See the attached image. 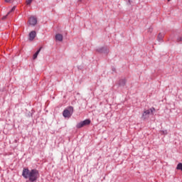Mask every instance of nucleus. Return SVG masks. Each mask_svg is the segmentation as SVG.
I'll list each match as a JSON object with an SVG mask.
<instances>
[{"label": "nucleus", "instance_id": "f257e3e1", "mask_svg": "<svg viewBox=\"0 0 182 182\" xmlns=\"http://www.w3.org/2000/svg\"><path fill=\"white\" fill-rule=\"evenodd\" d=\"M22 176L24 178L28 179L29 181L34 182L39 178V171L37 169L29 170L28 168H24Z\"/></svg>", "mask_w": 182, "mask_h": 182}, {"label": "nucleus", "instance_id": "f03ea898", "mask_svg": "<svg viewBox=\"0 0 182 182\" xmlns=\"http://www.w3.org/2000/svg\"><path fill=\"white\" fill-rule=\"evenodd\" d=\"M73 107L70 106L68 107V109H64L63 112V117H67L68 119L72 117V114H73Z\"/></svg>", "mask_w": 182, "mask_h": 182}, {"label": "nucleus", "instance_id": "7ed1b4c3", "mask_svg": "<svg viewBox=\"0 0 182 182\" xmlns=\"http://www.w3.org/2000/svg\"><path fill=\"white\" fill-rule=\"evenodd\" d=\"M153 112H156V108L153 107L149 109H145L141 116L142 120H146V119H149L150 113L153 114Z\"/></svg>", "mask_w": 182, "mask_h": 182}, {"label": "nucleus", "instance_id": "20e7f679", "mask_svg": "<svg viewBox=\"0 0 182 182\" xmlns=\"http://www.w3.org/2000/svg\"><path fill=\"white\" fill-rule=\"evenodd\" d=\"M90 123H91L90 119H87L77 124L76 127L77 129H82V127H85V126H89Z\"/></svg>", "mask_w": 182, "mask_h": 182}, {"label": "nucleus", "instance_id": "39448f33", "mask_svg": "<svg viewBox=\"0 0 182 182\" xmlns=\"http://www.w3.org/2000/svg\"><path fill=\"white\" fill-rule=\"evenodd\" d=\"M29 24L31 25V26H35L38 23V19L36 17H30L28 20Z\"/></svg>", "mask_w": 182, "mask_h": 182}, {"label": "nucleus", "instance_id": "423d86ee", "mask_svg": "<svg viewBox=\"0 0 182 182\" xmlns=\"http://www.w3.org/2000/svg\"><path fill=\"white\" fill-rule=\"evenodd\" d=\"M97 52H99V53H109V49H107V48L101 47L97 49Z\"/></svg>", "mask_w": 182, "mask_h": 182}, {"label": "nucleus", "instance_id": "0eeeda50", "mask_svg": "<svg viewBox=\"0 0 182 182\" xmlns=\"http://www.w3.org/2000/svg\"><path fill=\"white\" fill-rule=\"evenodd\" d=\"M29 36V41H33L35 38H36V31H31L30 33L28 34Z\"/></svg>", "mask_w": 182, "mask_h": 182}, {"label": "nucleus", "instance_id": "6e6552de", "mask_svg": "<svg viewBox=\"0 0 182 182\" xmlns=\"http://www.w3.org/2000/svg\"><path fill=\"white\" fill-rule=\"evenodd\" d=\"M55 39L59 42H62V41H63V36L58 33L55 36Z\"/></svg>", "mask_w": 182, "mask_h": 182}, {"label": "nucleus", "instance_id": "1a4fd4ad", "mask_svg": "<svg viewBox=\"0 0 182 182\" xmlns=\"http://www.w3.org/2000/svg\"><path fill=\"white\" fill-rule=\"evenodd\" d=\"M126 82L127 80H125V78L119 80V86H125Z\"/></svg>", "mask_w": 182, "mask_h": 182}, {"label": "nucleus", "instance_id": "9d476101", "mask_svg": "<svg viewBox=\"0 0 182 182\" xmlns=\"http://www.w3.org/2000/svg\"><path fill=\"white\" fill-rule=\"evenodd\" d=\"M163 38H164V34L159 33L157 37L159 42H163Z\"/></svg>", "mask_w": 182, "mask_h": 182}, {"label": "nucleus", "instance_id": "9b49d317", "mask_svg": "<svg viewBox=\"0 0 182 182\" xmlns=\"http://www.w3.org/2000/svg\"><path fill=\"white\" fill-rule=\"evenodd\" d=\"M41 48H39L36 52V53L33 54V59L35 60L36 59V58H38V55H39V53L41 52Z\"/></svg>", "mask_w": 182, "mask_h": 182}, {"label": "nucleus", "instance_id": "f8f14e48", "mask_svg": "<svg viewBox=\"0 0 182 182\" xmlns=\"http://www.w3.org/2000/svg\"><path fill=\"white\" fill-rule=\"evenodd\" d=\"M176 168H177V170H181V171H182V164H181V163H179V164L177 165Z\"/></svg>", "mask_w": 182, "mask_h": 182}, {"label": "nucleus", "instance_id": "ddd939ff", "mask_svg": "<svg viewBox=\"0 0 182 182\" xmlns=\"http://www.w3.org/2000/svg\"><path fill=\"white\" fill-rule=\"evenodd\" d=\"M177 42H180L181 43H182V36L178 37Z\"/></svg>", "mask_w": 182, "mask_h": 182}, {"label": "nucleus", "instance_id": "4468645a", "mask_svg": "<svg viewBox=\"0 0 182 182\" xmlns=\"http://www.w3.org/2000/svg\"><path fill=\"white\" fill-rule=\"evenodd\" d=\"M9 14H11V11H9L6 16L2 17L3 21L6 19V18H8V15H9Z\"/></svg>", "mask_w": 182, "mask_h": 182}, {"label": "nucleus", "instance_id": "2eb2a0df", "mask_svg": "<svg viewBox=\"0 0 182 182\" xmlns=\"http://www.w3.org/2000/svg\"><path fill=\"white\" fill-rule=\"evenodd\" d=\"M32 1L33 0H26V5H31V4H32Z\"/></svg>", "mask_w": 182, "mask_h": 182}, {"label": "nucleus", "instance_id": "dca6fc26", "mask_svg": "<svg viewBox=\"0 0 182 182\" xmlns=\"http://www.w3.org/2000/svg\"><path fill=\"white\" fill-rule=\"evenodd\" d=\"M161 133H162V134H167V130H163V131H161Z\"/></svg>", "mask_w": 182, "mask_h": 182}, {"label": "nucleus", "instance_id": "f3484780", "mask_svg": "<svg viewBox=\"0 0 182 182\" xmlns=\"http://www.w3.org/2000/svg\"><path fill=\"white\" fill-rule=\"evenodd\" d=\"M13 11H15V7H13L10 12H12Z\"/></svg>", "mask_w": 182, "mask_h": 182}, {"label": "nucleus", "instance_id": "a211bd4d", "mask_svg": "<svg viewBox=\"0 0 182 182\" xmlns=\"http://www.w3.org/2000/svg\"><path fill=\"white\" fill-rule=\"evenodd\" d=\"M12 0H5L6 2H11Z\"/></svg>", "mask_w": 182, "mask_h": 182}, {"label": "nucleus", "instance_id": "6ab92c4d", "mask_svg": "<svg viewBox=\"0 0 182 182\" xmlns=\"http://www.w3.org/2000/svg\"><path fill=\"white\" fill-rule=\"evenodd\" d=\"M115 70H116V68H112L113 72H115Z\"/></svg>", "mask_w": 182, "mask_h": 182}, {"label": "nucleus", "instance_id": "aec40b11", "mask_svg": "<svg viewBox=\"0 0 182 182\" xmlns=\"http://www.w3.org/2000/svg\"><path fill=\"white\" fill-rule=\"evenodd\" d=\"M170 1H171V0H168V2H170Z\"/></svg>", "mask_w": 182, "mask_h": 182}, {"label": "nucleus", "instance_id": "412c9836", "mask_svg": "<svg viewBox=\"0 0 182 182\" xmlns=\"http://www.w3.org/2000/svg\"><path fill=\"white\" fill-rule=\"evenodd\" d=\"M129 4H130V0H129Z\"/></svg>", "mask_w": 182, "mask_h": 182}]
</instances>
